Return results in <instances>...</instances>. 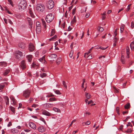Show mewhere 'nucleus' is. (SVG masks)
Masks as SVG:
<instances>
[{"mask_svg":"<svg viewBox=\"0 0 134 134\" xmlns=\"http://www.w3.org/2000/svg\"><path fill=\"white\" fill-rule=\"evenodd\" d=\"M18 46L20 48L22 49H24L25 47V43L21 42H20L19 43Z\"/></svg>","mask_w":134,"mask_h":134,"instance_id":"obj_10","label":"nucleus"},{"mask_svg":"<svg viewBox=\"0 0 134 134\" xmlns=\"http://www.w3.org/2000/svg\"><path fill=\"white\" fill-rule=\"evenodd\" d=\"M10 72V70L8 69H6L4 71L3 75L4 76L7 75Z\"/></svg>","mask_w":134,"mask_h":134,"instance_id":"obj_23","label":"nucleus"},{"mask_svg":"<svg viewBox=\"0 0 134 134\" xmlns=\"http://www.w3.org/2000/svg\"><path fill=\"white\" fill-rule=\"evenodd\" d=\"M41 31V27H36V32L38 34H39L40 33Z\"/></svg>","mask_w":134,"mask_h":134,"instance_id":"obj_26","label":"nucleus"},{"mask_svg":"<svg viewBox=\"0 0 134 134\" xmlns=\"http://www.w3.org/2000/svg\"><path fill=\"white\" fill-rule=\"evenodd\" d=\"M117 40H118V39L117 38H116V37L115 38L114 40V42L116 43V42L117 41Z\"/></svg>","mask_w":134,"mask_h":134,"instance_id":"obj_62","label":"nucleus"},{"mask_svg":"<svg viewBox=\"0 0 134 134\" xmlns=\"http://www.w3.org/2000/svg\"><path fill=\"white\" fill-rule=\"evenodd\" d=\"M46 52L47 51L46 50H43L42 52V54H44L46 53Z\"/></svg>","mask_w":134,"mask_h":134,"instance_id":"obj_55","label":"nucleus"},{"mask_svg":"<svg viewBox=\"0 0 134 134\" xmlns=\"http://www.w3.org/2000/svg\"><path fill=\"white\" fill-rule=\"evenodd\" d=\"M87 58L88 59H90L92 58V56L91 54L89 55L88 57H87Z\"/></svg>","mask_w":134,"mask_h":134,"instance_id":"obj_42","label":"nucleus"},{"mask_svg":"<svg viewBox=\"0 0 134 134\" xmlns=\"http://www.w3.org/2000/svg\"><path fill=\"white\" fill-rule=\"evenodd\" d=\"M29 12L31 16L33 18L34 17V15L33 12V10L32 8H29Z\"/></svg>","mask_w":134,"mask_h":134,"instance_id":"obj_17","label":"nucleus"},{"mask_svg":"<svg viewBox=\"0 0 134 134\" xmlns=\"http://www.w3.org/2000/svg\"><path fill=\"white\" fill-rule=\"evenodd\" d=\"M54 2L52 0H49L46 2V6L49 9H52L54 7Z\"/></svg>","mask_w":134,"mask_h":134,"instance_id":"obj_2","label":"nucleus"},{"mask_svg":"<svg viewBox=\"0 0 134 134\" xmlns=\"http://www.w3.org/2000/svg\"><path fill=\"white\" fill-rule=\"evenodd\" d=\"M23 53L19 51H17L15 53L16 58L18 59H20L23 55Z\"/></svg>","mask_w":134,"mask_h":134,"instance_id":"obj_6","label":"nucleus"},{"mask_svg":"<svg viewBox=\"0 0 134 134\" xmlns=\"http://www.w3.org/2000/svg\"><path fill=\"white\" fill-rule=\"evenodd\" d=\"M45 55L43 56L42 58H40L39 59V61L41 62H42L44 63L46 62V60L45 59Z\"/></svg>","mask_w":134,"mask_h":134,"instance_id":"obj_21","label":"nucleus"},{"mask_svg":"<svg viewBox=\"0 0 134 134\" xmlns=\"http://www.w3.org/2000/svg\"><path fill=\"white\" fill-rule=\"evenodd\" d=\"M91 97V95L90 94H89L88 96H86V98L87 99H89Z\"/></svg>","mask_w":134,"mask_h":134,"instance_id":"obj_61","label":"nucleus"},{"mask_svg":"<svg viewBox=\"0 0 134 134\" xmlns=\"http://www.w3.org/2000/svg\"><path fill=\"white\" fill-rule=\"evenodd\" d=\"M49 100L50 101L52 102L53 101H55L56 100V99L53 97L51 98H49Z\"/></svg>","mask_w":134,"mask_h":134,"instance_id":"obj_35","label":"nucleus"},{"mask_svg":"<svg viewBox=\"0 0 134 134\" xmlns=\"http://www.w3.org/2000/svg\"><path fill=\"white\" fill-rule=\"evenodd\" d=\"M73 53L74 51L72 49L70 53L69 54V56L70 57H72Z\"/></svg>","mask_w":134,"mask_h":134,"instance_id":"obj_33","label":"nucleus"},{"mask_svg":"<svg viewBox=\"0 0 134 134\" xmlns=\"http://www.w3.org/2000/svg\"><path fill=\"white\" fill-rule=\"evenodd\" d=\"M4 98L5 100L6 105H8L9 104V99L8 98L7 96H5V97Z\"/></svg>","mask_w":134,"mask_h":134,"instance_id":"obj_25","label":"nucleus"},{"mask_svg":"<svg viewBox=\"0 0 134 134\" xmlns=\"http://www.w3.org/2000/svg\"><path fill=\"white\" fill-rule=\"evenodd\" d=\"M44 9V5L42 4H38L36 6V10L40 12H42Z\"/></svg>","mask_w":134,"mask_h":134,"instance_id":"obj_3","label":"nucleus"},{"mask_svg":"<svg viewBox=\"0 0 134 134\" xmlns=\"http://www.w3.org/2000/svg\"><path fill=\"white\" fill-rule=\"evenodd\" d=\"M57 94H61L59 91L58 90H56L54 91Z\"/></svg>","mask_w":134,"mask_h":134,"instance_id":"obj_40","label":"nucleus"},{"mask_svg":"<svg viewBox=\"0 0 134 134\" xmlns=\"http://www.w3.org/2000/svg\"><path fill=\"white\" fill-rule=\"evenodd\" d=\"M75 9H73L72 14L73 15H74L75 14Z\"/></svg>","mask_w":134,"mask_h":134,"instance_id":"obj_56","label":"nucleus"},{"mask_svg":"<svg viewBox=\"0 0 134 134\" xmlns=\"http://www.w3.org/2000/svg\"><path fill=\"white\" fill-rule=\"evenodd\" d=\"M4 21L5 23L6 24H7L8 22V19H6L4 18Z\"/></svg>","mask_w":134,"mask_h":134,"instance_id":"obj_57","label":"nucleus"},{"mask_svg":"<svg viewBox=\"0 0 134 134\" xmlns=\"http://www.w3.org/2000/svg\"><path fill=\"white\" fill-rule=\"evenodd\" d=\"M26 57L28 61L30 62H31L32 60V56L31 55H27Z\"/></svg>","mask_w":134,"mask_h":134,"instance_id":"obj_18","label":"nucleus"},{"mask_svg":"<svg viewBox=\"0 0 134 134\" xmlns=\"http://www.w3.org/2000/svg\"><path fill=\"white\" fill-rule=\"evenodd\" d=\"M130 105L129 103H127L124 106V108L125 109H128L130 107Z\"/></svg>","mask_w":134,"mask_h":134,"instance_id":"obj_28","label":"nucleus"},{"mask_svg":"<svg viewBox=\"0 0 134 134\" xmlns=\"http://www.w3.org/2000/svg\"><path fill=\"white\" fill-rule=\"evenodd\" d=\"M11 131L13 133H17L18 132V130L16 129H12Z\"/></svg>","mask_w":134,"mask_h":134,"instance_id":"obj_29","label":"nucleus"},{"mask_svg":"<svg viewBox=\"0 0 134 134\" xmlns=\"http://www.w3.org/2000/svg\"><path fill=\"white\" fill-rule=\"evenodd\" d=\"M10 98L12 100L11 104L13 105H15L16 102V100L13 97L11 96L10 97Z\"/></svg>","mask_w":134,"mask_h":134,"instance_id":"obj_13","label":"nucleus"},{"mask_svg":"<svg viewBox=\"0 0 134 134\" xmlns=\"http://www.w3.org/2000/svg\"><path fill=\"white\" fill-rule=\"evenodd\" d=\"M76 22V19H73L71 22L72 23L74 24Z\"/></svg>","mask_w":134,"mask_h":134,"instance_id":"obj_47","label":"nucleus"},{"mask_svg":"<svg viewBox=\"0 0 134 134\" xmlns=\"http://www.w3.org/2000/svg\"><path fill=\"white\" fill-rule=\"evenodd\" d=\"M130 118V116H128L126 118V119L124 120V121L126 122Z\"/></svg>","mask_w":134,"mask_h":134,"instance_id":"obj_63","label":"nucleus"},{"mask_svg":"<svg viewBox=\"0 0 134 134\" xmlns=\"http://www.w3.org/2000/svg\"><path fill=\"white\" fill-rule=\"evenodd\" d=\"M126 132H129L131 133L132 132V130L131 129H128L127 130V131H126Z\"/></svg>","mask_w":134,"mask_h":134,"instance_id":"obj_53","label":"nucleus"},{"mask_svg":"<svg viewBox=\"0 0 134 134\" xmlns=\"http://www.w3.org/2000/svg\"><path fill=\"white\" fill-rule=\"evenodd\" d=\"M38 130L40 132H43L45 130V129L43 126H40L37 128Z\"/></svg>","mask_w":134,"mask_h":134,"instance_id":"obj_9","label":"nucleus"},{"mask_svg":"<svg viewBox=\"0 0 134 134\" xmlns=\"http://www.w3.org/2000/svg\"><path fill=\"white\" fill-rule=\"evenodd\" d=\"M124 57L122 55L121 57V61L122 64H125V60L123 59Z\"/></svg>","mask_w":134,"mask_h":134,"instance_id":"obj_32","label":"nucleus"},{"mask_svg":"<svg viewBox=\"0 0 134 134\" xmlns=\"http://www.w3.org/2000/svg\"><path fill=\"white\" fill-rule=\"evenodd\" d=\"M130 47L131 49H134V42H132L130 44Z\"/></svg>","mask_w":134,"mask_h":134,"instance_id":"obj_30","label":"nucleus"},{"mask_svg":"<svg viewBox=\"0 0 134 134\" xmlns=\"http://www.w3.org/2000/svg\"><path fill=\"white\" fill-rule=\"evenodd\" d=\"M35 49V47L32 44H30L29 45V50L31 52L34 51Z\"/></svg>","mask_w":134,"mask_h":134,"instance_id":"obj_12","label":"nucleus"},{"mask_svg":"<svg viewBox=\"0 0 134 134\" xmlns=\"http://www.w3.org/2000/svg\"><path fill=\"white\" fill-rule=\"evenodd\" d=\"M12 125V123L10 122H9L8 124L7 125V126L8 127H10V126H11Z\"/></svg>","mask_w":134,"mask_h":134,"instance_id":"obj_58","label":"nucleus"},{"mask_svg":"<svg viewBox=\"0 0 134 134\" xmlns=\"http://www.w3.org/2000/svg\"><path fill=\"white\" fill-rule=\"evenodd\" d=\"M107 47H107L105 48H104L103 47H99V48L100 49L102 50H104L106 49V48H107Z\"/></svg>","mask_w":134,"mask_h":134,"instance_id":"obj_48","label":"nucleus"},{"mask_svg":"<svg viewBox=\"0 0 134 134\" xmlns=\"http://www.w3.org/2000/svg\"><path fill=\"white\" fill-rule=\"evenodd\" d=\"M29 126L34 130L36 129V126L35 124L32 122H29Z\"/></svg>","mask_w":134,"mask_h":134,"instance_id":"obj_8","label":"nucleus"},{"mask_svg":"<svg viewBox=\"0 0 134 134\" xmlns=\"http://www.w3.org/2000/svg\"><path fill=\"white\" fill-rule=\"evenodd\" d=\"M126 54L127 55H128L129 54V47H126Z\"/></svg>","mask_w":134,"mask_h":134,"instance_id":"obj_41","label":"nucleus"},{"mask_svg":"<svg viewBox=\"0 0 134 134\" xmlns=\"http://www.w3.org/2000/svg\"><path fill=\"white\" fill-rule=\"evenodd\" d=\"M65 26V22H64L62 25V27L64 29V28Z\"/></svg>","mask_w":134,"mask_h":134,"instance_id":"obj_64","label":"nucleus"},{"mask_svg":"<svg viewBox=\"0 0 134 134\" xmlns=\"http://www.w3.org/2000/svg\"><path fill=\"white\" fill-rule=\"evenodd\" d=\"M123 126L122 125H121L120 127H119V129L120 130H122V129H123Z\"/></svg>","mask_w":134,"mask_h":134,"instance_id":"obj_60","label":"nucleus"},{"mask_svg":"<svg viewBox=\"0 0 134 134\" xmlns=\"http://www.w3.org/2000/svg\"><path fill=\"white\" fill-rule=\"evenodd\" d=\"M54 33H55V31H54V30H52V31H51V36H53L54 35Z\"/></svg>","mask_w":134,"mask_h":134,"instance_id":"obj_43","label":"nucleus"},{"mask_svg":"<svg viewBox=\"0 0 134 134\" xmlns=\"http://www.w3.org/2000/svg\"><path fill=\"white\" fill-rule=\"evenodd\" d=\"M57 37V36L56 35H55L54 37H52L51 38L49 39V40L50 41H52L54 39H56Z\"/></svg>","mask_w":134,"mask_h":134,"instance_id":"obj_38","label":"nucleus"},{"mask_svg":"<svg viewBox=\"0 0 134 134\" xmlns=\"http://www.w3.org/2000/svg\"><path fill=\"white\" fill-rule=\"evenodd\" d=\"M89 55L88 53H85V54L84 57L85 58H87V57H88Z\"/></svg>","mask_w":134,"mask_h":134,"instance_id":"obj_50","label":"nucleus"},{"mask_svg":"<svg viewBox=\"0 0 134 134\" xmlns=\"http://www.w3.org/2000/svg\"><path fill=\"white\" fill-rule=\"evenodd\" d=\"M119 107H117L116 108V110L117 112V114L119 115H120V114L119 113Z\"/></svg>","mask_w":134,"mask_h":134,"instance_id":"obj_46","label":"nucleus"},{"mask_svg":"<svg viewBox=\"0 0 134 134\" xmlns=\"http://www.w3.org/2000/svg\"><path fill=\"white\" fill-rule=\"evenodd\" d=\"M42 25L44 26V28L45 29L46 27V23L43 19H42Z\"/></svg>","mask_w":134,"mask_h":134,"instance_id":"obj_24","label":"nucleus"},{"mask_svg":"<svg viewBox=\"0 0 134 134\" xmlns=\"http://www.w3.org/2000/svg\"><path fill=\"white\" fill-rule=\"evenodd\" d=\"M30 91L29 90H26L23 92V96L25 98H27L29 97L30 93Z\"/></svg>","mask_w":134,"mask_h":134,"instance_id":"obj_7","label":"nucleus"},{"mask_svg":"<svg viewBox=\"0 0 134 134\" xmlns=\"http://www.w3.org/2000/svg\"><path fill=\"white\" fill-rule=\"evenodd\" d=\"M62 82L63 84V86H64V87L66 88L67 87V86L66 85V83L64 81H63Z\"/></svg>","mask_w":134,"mask_h":134,"instance_id":"obj_37","label":"nucleus"},{"mask_svg":"<svg viewBox=\"0 0 134 134\" xmlns=\"http://www.w3.org/2000/svg\"><path fill=\"white\" fill-rule=\"evenodd\" d=\"M7 83L6 82H4L3 83H1L0 84V90H2L5 87L6 85H7Z\"/></svg>","mask_w":134,"mask_h":134,"instance_id":"obj_14","label":"nucleus"},{"mask_svg":"<svg viewBox=\"0 0 134 134\" xmlns=\"http://www.w3.org/2000/svg\"><path fill=\"white\" fill-rule=\"evenodd\" d=\"M10 109L11 111L13 113H15V108L13 107H10Z\"/></svg>","mask_w":134,"mask_h":134,"instance_id":"obj_36","label":"nucleus"},{"mask_svg":"<svg viewBox=\"0 0 134 134\" xmlns=\"http://www.w3.org/2000/svg\"><path fill=\"white\" fill-rule=\"evenodd\" d=\"M40 120L41 121H42L45 124L46 123V122L45 121L44 119L42 117L40 118Z\"/></svg>","mask_w":134,"mask_h":134,"instance_id":"obj_45","label":"nucleus"},{"mask_svg":"<svg viewBox=\"0 0 134 134\" xmlns=\"http://www.w3.org/2000/svg\"><path fill=\"white\" fill-rule=\"evenodd\" d=\"M54 18V15L50 14L47 15L45 19L46 22L48 23H49L52 21Z\"/></svg>","mask_w":134,"mask_h":134,"instance_id":"obj_4","label":"nucleus"},{"mask_svg":"<svg viewBox=\"0 0 134 134\" xmlns=\"http://www.w3.org/2000/svg\"><path fill=\"white\" fill-rule=\"evenodd\" d=\"M103 30H104V29L103 27H99V28L98 30V31L102 32V31Z\"/></svg>","mask_w":134,"mask_h":134,"instance_id":"obj_44","label":"nucleus"},{"mask_svg":"<svg viewBox=\"0 0 134 134\" xmlns=\"http://www.w3.org/2000/svg\"><path fill=\"white\" fill-rule=\"evenodd\" d=\"M8 22L11 25L13 24V23L11 20L9 19H8Z\"/></svg>","mask_w":134,"mask_h":134,"instance_id":"obj_51","label":"nucleus"},{"mask_svg":"<svg viewBox=\"0 0 134 134\" xmlns=\"http://www.w3.org/2000/svg\"><path fill=\"white\" fill-rule=\"evenodd\" d=\"M86 125H90V122L89 121H87V122H86Z\"/></svg>","mask_w":134,"mask_h":134,"instance_id":"obj_59","label":"nucleus"},{"mask_svg":"<svg viewBox=\"0 0 134 134\" xmlns=\"http://www.w3.org/2000/svg\"><path fill=\"white\" fill-rule=\"evenodd\" d=\"M62 59L60 58L58 59L56 61V63L57 64H59L61 62Z\"/></svg>","mask_w":134,"mask_h":134,"instance_id":"obj_27","label":"nucleus"},{"mask_svg":"<svg viewBox=\"0 0 134 134\" xmlns=\"http://www.w3.org/2000/svg\"><path fill=\"white\" fill-rule=\"evenodd\" d=\"M52 105V104H51L47 103L44 104L43 107L44 108L46 109L48 108L51 107Z\"/></svg>","mask_w":134,"mask_h":134,"instance_id":"obj_16","label":"nucleus"},{"mask_svg":"<svg viewBox=\"0 0 134 134\" xmlns=\"http://www.w3.org/2000/svg\"><path fill=\"white\" fill-rule=\"evenodd\" d=\"M49 57L51 59H53L56 58L57 57V56L56 54H52L50 55L49 56Z\"/></svg>","mask_w":134,"mask_h":134,"instance_id":"obj_19","label":"nucleus"},{"mask_svg":"<svg viewBox=\"0 0 134 134\" xmlns=\"http://www.w3.org/2000/svg\"><path fill=\"white\" fill-rule=\"evenodd\" d=\"M40 27V23L39 22L36 23V27Z\"/></svg>","mask_w":134,"mask_h":134,"instance_id":"obj_54","label":"nucleus"},{"mask_svg":"<svg viewBox=\"0 0 134 134\" xmlns=\"http://www.w3.org/2000/svg\"><path fill=\"white\" fill-rule=\"evenodd\" d=\"M53 110L57 112H59L60 111L59 109L56 108H53Z\"/></svg>","mask_w":134,"mask_h":134,"instance_id":"obj_34","label":"nucleus"},{"mask_svg":"<svg viewBox=\"0 0 134 134\" xmlns=\"http://www.w3.org/2000/svg\"><path fill=\"white\" fill-rule=\"evenodd\" d=\"M8 2H9V4H11L12 7H13L14 5L13 4V2L11 0H8Z\"/></svg>","mask_w":134,"mask_h":134,"instance_id":"obj_39","label":"nucleus"},{"mask_svg":"<svg viewBox=\"0 0 134 134\" xmlns=\"http://www.w3.org/2000/svg\"><path fill=\"white\" fill-rule=\"evenodd\" d=\"M0 65L2 67H5L7 65V63L4 62H1L0 63Z\"/></svg>","mask_w":134,"mask_h":134,"instance_id":"obj_20","label":"nucleus"},{"mask_svg":"<svg viewBox=\"0 0 134 134\" xmlns=\"http://www.w3.org/2000/svg\"><path fill=\"white\" fill-rule=\"evenodd\" d=\"M42 114L46 116H49L51 115V114L46 110H43L42 111Z\"/></svg>","mask_w":134,"mask_h":134,"instance_id":"obj_11","label":"nucleus"},{"mask_svg":"<svg viewBox=\"0 0 134 134\" xmlns=\"http://www.w3.org/2000/svg\"><path fill=\"white\" fill-rule=\"evenodd\" d=\"M38 105L37 104H34L32 105V107H33L36 108L38 107Z\"/></svg>","mask_w":134,"mask_h":134,"instance_id":"obj_49","label":"nucleus"},{"mask_svg":"<svg viewBox=\"0 0 134 134\" xmlns=\"http://www.w3.org/2000/svg\"><path fill=\"white\" fill-rule=\"evenodd\" d=\"M27 65L24 60H22L20 63V67L23 70H25L27 67Z\"/></svg>","mask_w":134,"mask_h":134,"instance_id":"obj_5","label":"nucleus"},{"mask_svg":"<svg viewBox=\"0 0 134 134\" xmlns=\"http://www.w3.org/2000/svg\"><path fill=\"white\" fill-rule=\"evenodd\" d=\"M27 3L25 0H21L18 4V7L19 10L23 11L27 7Z\"/></svg>","mask_w":134,"mask_h":134,"instance_id":"obj_1","label":"nucleus"},{"mask_svg":"<svg viewBox=\"0 0 134 134\" xmlns=\"http://www.w3.org/2000/svg\"><path fill=\"white\" fill-rule=\"evenodd\" d=\"M131 27L132 28L134 27V23L133 21L131 23Z\"/></svg>","mask_w":134,"mask_h":134,"instance_id":"obj_52","label":"nucleus"},{"mask_svg":"<svg viewBox=\"0 0 134 134\" xmlns=\"http://www.w3.org/2000/svg\"><path fill=\"white\" fill-rule=\"evenodd\" d=\"M125 25L123 24H122L121 26L120 27V32L122 33L123 32L124 30Z\"/></svg>","mask_w":134,"mask_h":134,"instance_id":"obj_22","label":"nucleus"},{"mask_svg":"<svg viewBox=\"0 0 134 134\" xmlns=\"http://www.w3.org/2000/svg\"><path fill=\"white\" fill-rule=\"evenodd\" d=\"M27 20L28 22L29 25L30 26V27L32 28V22L30 18H27Z\"/></svg>","mask_w":134,"mask_h":134,"instance_id":"obj_15","label":"nucleus"},{"mask_svg":"<svg viewBox=\"0 0 134 134\" xmlns=\"http://www.w3.org/2000/svg\"><path fill=\"white\" fill-rule=\"evenodd\" d=\"M46 76V74L44 73H42L40 74V76L42 78H43Z\"/></svg>","mask_w":134,"mask_h":134,"instance_id":"obj_31","label":"nucleus"}]
</instances>
